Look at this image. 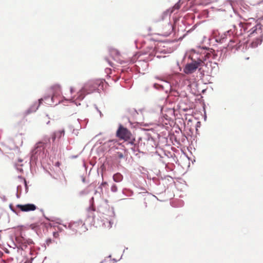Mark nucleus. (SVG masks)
<instances>
[{"label":"nucleus","mask_w":263,"mask_h":263,"mask_svg":"<svg viewBox=\"0 0 263 263\" xmlns=\"http://www.w3.org/2000/svg\"><path fill=\"white\" fill-rule=\"evenodd\" d=\"M203 55H201L197 59H192V62L186 64L183 69V71L186 74L193 73L198 68L203 66Z\"/></svg>","instance_id":"39448f33"},{"label":"nucleus","mask_w":263,"mask_h":263,"mask_svg":"<svg viewBox=\"0 0 263 263\" xmlns=\"http://www.w3.org/2000/svg\"><path fill=\"white\" fill-rule=\"evenodd\" d=\"M28 250H29L30 255H31L32 256H34L33 257L34 258L36 256L37 253L32 249V248L31 246H30V247H29V248H28Z\"/></svg>","instance_id":"cd10ccee"},{"label":"nucleus","mask_w":263,"mask_h":263,"mask_svg":"<svg viewBox=\"0 0 263 263\" xmlns=\"http://www.w3.org/2000/svg\"><path fill=\"white\" fill-rule=\"evenodd\" d=\"M43 101V99L41 98L38 100V102H35L29 108H28L24 112V115L25 116H27L31 113L35 112Z\"/></svg>","instance_id":"4468645a"},{"label":"nucleus","mask_w":263,"mask_h":263,"mask_svg":"<svg viewBox=\"0 0 263 263\" xmlns=\"http://www.w3.org/2000/svg\"><path fill=\"white\" fill-rule=\"evenodd\" d=\"M220 53V55L222 54V52L221 51H219Z\"/></svg>","instance_id":"e2e57ef3"},{"label":"nucleus","mask_w":263,"mask_h":263,"mask_svg":"<svg viewBox=\"0 0 263 263\" xmlns=\"http://www.w3.org/2000/svg\"><path fill=\"white\" fill-rule=\"evenodd\" d=\"M190 0H187V1H190Z\"/></svg>","instance_id":"69168bd1"},{"label":"nucleus","mask_w":263,"mask_h":263,"mask_svg":"<svg viewBox=\"0 0 263 263\" xmlns=\"http://www.w3.org/2000/svg\"><path fill=\"white\" fill-rule=\"evenodd\" d=\"M174 8L176 9H179L180 8V5L179 4V3H178L177 4H175V5L174 6Z\"/></svg>","instance_id":"a19ab883"},{"label":"nucleus","mask_w":263,"mask_h":263,"mask_svg":"<svg viewBox=\"0 0 263 263\" xmlns=\"http://www.w3.org/2000/svg\"><path fill=\"white\" fill-rule=\"evenodd\" d=\"M49 144L40 142L36 144L34 148L31 152L30 162L36 163L38 160L42 161L47 156L48 153L46 149Z\"/></svg>","instance_id":"f03ea898"},{"label":"nucleus","mask_w":263,"mask_h":263,"mask_svg":"<svg viewBox=\"0 0 263 263\" xmlns=\"http://www.w3.org/2000/svg\"><path fill=\"white\" fill-rule=\"evenodd\" d=\"M16 240L18 243V246H17L18 250L21 249V250H25L28 248V246L30 247L31 245L33 244V241L31 239H25L22 237Z\"/></svg>","instance_id":"9d476101"},{"label":"nucleus","mask_w":263,"mask_h":263,"mask_svg":"<svg viewBox=\"0 0 263 263\" xmlns=\"http://www.w3.org/2000/svg\"><path fill=\"white\" fill-rule=\"evenodd\" d=\"M248 36L249 37L263 36V25L259 23L253 27L251 26L248 30Z\"/></svg>","instance_id":"0eeeda50"},{"label":"nucleus","mask_w":263,"mask_h":263,"mask_svg":"<svg viewBox=\"0 0 263 263\" xmlns=\"http://www.w3.org/2000/svg\"><path fill=\"white\" fill-rule=\"evenodd\" d=\"M65 135V130L64 129L59 130L53 132L51 136V139L53 142H54L55 140L60 139Z\"/></svg>","instance_id":"6ab92c4d"},{"label":"nucleus","mask_w":263,"mask_h":263,"mask_svg":"<svg viewBox=\"0 0 263 263\" xmlns=\"http://www.w3.org/2000/svg\"><path fill=\"white\" fill-rule=\"evenodd\" d=\"M122 193L127 197L132 196L133 195V192L131 190L126 188L123 189Z\"/></svg>","instance_id":"bb28decb"},{"label":"nucleus","mask_w":263,"mask_h":263,"mask_svg":"<svg viewBox=\"0 0 263 263\" xmlns=\"http://www.w3.org/2000/svg\"><path fill=\"white\" fill-rule=\"evenodd\" d=\"M22 190V186L21 185H17V192H19L20 191H21Z\"/></svg>","instance_id":"79ce46f5"},{"label":"nucleus","mask_w":263,"mask_h":263,"mask_svg":"<svg viewBox=\"0 0 263 263\" xmlns=\"http://www.w3.org/2000/svg\"><path fill=\"white\" fill-rule=\"evenodd\" d=\"M112 178L115 182H120L123 180V176L121 173H117L113 175Z\"/></svg>","instance_id":"393cba45"},{"label":"nucleus","mask_w":263,"mask_h":263,"mask_svg":"<svg viewBox=\"0 0 263 263\" xmlns=\"http://www.w3.org/2000/svg\"><path fill=\"white\" fill-rule=\"evenodd\" d=\"M220 60V57H219V58L218 59V61H219Z\"/></svg>","instance_id":"bf43d9fd"},{"label":"nucleus","mask_w":263,"mask_h":263,"mask_svg":"<svg viewBox=\"0 0 263 263\" xmlns=\"http://www.w3.org/2000/svg\"><path fill=\"white\" fill-rule=\"evenodd\" d=\"M116 155L117 157H118L119 159H122L124 157L123 154L119 152H117Z\"/></svg>","instance_id":"473e14b6"},{"label":"nucleus","mask_w":263,"mask_h":263,"mask_svg":"<svg viewBox=\"0 0 263 263\" xmlns=\"http://www.w3.org/2000/svg\"><path fill=\"white\" fill-rule=\"evenodd\" d=\"M34 257H31L30 260H26L24 263H32V260H33Z\"/></svg>","instance_id":"58836bf2"},{"label":"nucleus","mask_w":263,"mask_h":263,"mask_svg":"<svg viewBox=\"0 0 263 263\" xmlns=\"http://www.w3.org/2000/svg\"><path fill=\"white\" fill-rule=\"evenodd\" d=\"M215 51H210L205 55H203V66H204L208 68V73L212 74L216 73L219 69L218 63L216 62H212V60H216L218 57V52Z\"/></svg>","instance_id":"20e7f679"},{"label":"nucleus","mask_w":263,"mask_h":263,"mask_svg":"<svg viewBox=\"0 0 263 263\" xmlns=\"http://www.w3.org/2000/svg\"><path fill=\"white\" fill-rule=\"evenodd\" d=\"M108 52L109 55L116 61H118L119 60V57L120 55V53L119 50L117 49L112 48L109 47L108 48Z\"/></svg>","instance_id":"aec40b11"},{"label":"nucleus","mask_w":263,"mask_h":263,"mask_svg":"<svg viewBox=\"0 0 263 263\" xmlns=\"http://www.w3.org/2000/svg\"><path fill=\"white\" fill-rule=\"evenodd\" d=\"M174 29L173 25L170 23L168 22L165 27L163 28L164 35L165 36H168L171 34Z\"/></svg>","instance_id":"5701e85b"},{"label":"nucleus","mask_w":263,"mask_h":263,"mask_svg":"<svg viewBox=\"0 0 263 263\" xmlns=\"http://www.w3.org/2000/svg\"><path fill=\"white\" fill-rule=\"evenodd\" d=\"M236 2L239 7L240 17L245 20L249 19L253 12V8L248 5L243 0H236Z\"/></svg>","instance_id":"423d86ee"},{"label":"nucleus","mask_w":263,"mask_h":263,"mask_svg":"<svg viewBox=\"0 0 263 263\" xmlns=\"http://www.w3.org/2000/svg\"><path fill=\"white\" fill-rule=\"evenodd\" d=\"M130 135V133L128 130L126 128L120 125L117 131V137L123 139H125L129 138Z\"/></svg>","instance_id":"ddd939ff"},{"label":"nucleus","mask_w":263,"mask_h":263,"mask_svg":"<svg viewBox=\"0 0 263 263\" xmlns=\"http://www.w3.org/2000/svg\"><path fill=\"white\" fill-rule=\"evenodd\" d=\"M58 229L60 231H62V229L61 227H58Z\"/></svg>","instance_id":"09e8293b"},{"label":"nucleus","mask_w":263,"mask_h":263,"mask_svg":"<svg viewBox=\"0 0 263 263\" xmlns=\"http://www.w3.org/2000/svg\"><path fill=\"white\" fill-rule=\"evenodd\" d=\"M49 123H50V121H48L46 123V124H47V125H48V124H49Z\"/></svg>","instance_id":"5fc2aeb1"},{"label":"nucleus","mask_w":263,"mask_h":263,"mask_svg":"<svg viewBox=\"0 0 263 263\" xmlns=\"http://www.w3.org/2000/svg\"><path fill=\"white\" fill-rule=\"evenodd\" d=\"M251 27V24L249 23H239L238 24V26L237 27L238 29L241 30V32L242 33V35H244L245 34H247V35L248 36V30L249 29V28Z\"/></svg>","instance_id":"a211bd4d"},{"label":"nucleus","mask_w":263,"mask_h":263,"mask_svg":"<svg viewBox=\"0 0 263 263\" xmlns=\"http://www.w3.org/2000/svg\"><path fill=\"white\" fill-rule=\"evenodd\" d=\"M59 164H60V163H59V162H57V163H56L57 165H59Z\"/></svg>","instance_id":"6e6d98bb"},{"label":"nucleus","mask_w":263,"mask_h":263,"mask_svg":"<svg viewBox=\"0 0 263 263\" xmlns=\"http://www.w3.org/2000/svg\"><path fill=\"white\" fill-rule=\"evenodd\" d=\"M233 34V32L232 29H230L221 34L218 33V35H217L216 33L214 35V37L215 39V41L217 43H225L227 40L229 41V42L228 44V47L229 48L233 50L235 49V50H238L239 49V46H238V42L239 41L238 40L234 39L232 38V35Z\"/></svg>","instance_id":"7ed1b4c3"},{"label":"nucleus","mask_w":263,"mask_h":263,"mask_svg":"<svg viewBox=\"0 0 263 263\" xmlns=\"http://www.w3.org/2000/svg\"><path fill=\"white\" fill-rule=\"evenodd\" d=\"M53 240L51 238H48L46 241V243L44 244L45 249L46 248V246H49L50 244H51Z\"/></svg>","instance_id":"c756f323"},{"label":"nucleus","mask_w":263,"mask_h":263,"mask_svg":"<svg viewBox=\"0 0 263 263\" xmlns=\"http://www.w3.org/2000/svg\"><path fill=\"white\" fill-rule=\"evenodd\" d=\"M60 224H62V223H60ZM62 225L66 228L68 229V224H62Z\"/></svg>","instance_id":"49530a36"},{"label":"nucleus","mask_w":263,"mask_h":263,"mask_svg":"<svg viewBox=\"0 0 263 263\" xmlns=\"http://www.w3.org/2000/svg\"><path fill=\"white\" fill-rule=\"evenodd\" d=\"M122 62H123V61H120V62H119V63H120V64H122Z\"/></svg>","instance_id":"680f3d73"},{"label":"nucleus","mask_w":263,"mask_h":263,"mask_svg":"<svg viewBox=\"0 0 263 263\" xmlns=\"http://www.w3.org/2000/svg\"><path fill=\"white\" fill-rule=\"evenodd\" d=\"M135 66L136 67V70L139 73H144L148 67V64L147 61L144 60H139L136 62Z\"/></svg>","instance_id":"f8f14e48"},{"label":"nucleus","mask_w":263,"mask_h":263,"mask_svg":"<svg viewBox=\"0 0 263 263\" xmlns=\"http://www.w3.org/2000/svg\"><path fill=\"white\" fill-rule=\"evenodd\" d=\"M74 90L73 87H70V93L72 94L73 92H74Z\"/></svg>","instance_id":"de8ad7c7"},{"label":"nucleus","mask_w":263,"mask_h":263,"mask_svg":"<svg viewBox=\"0 0 263 263\" xmlns=\"http://www.w3.org/2000/svg\"><path fill=\"white\" fill-rule=\"evenodd\" d=\"M256 11L258 19L263 21V1L258 5Z\"/></svg>","instance_id":"412c9836"},{"label":"nucleus","mask_w":263,"mask_h":263,"mask_svg":"<svg viewBox=\"0 0 263 263\" xmlns=\"http://www.w3.org/2000/svg\"><path fill=\"white\" fill-rule=\"evenodd\" d=\"M113 260H114V261H115V262H117V260L116 259H113Z\"/></svg>","instance_id":"13d9d810"},{"label":"nucleus","mask_w":263,"mask_h":263,"mask_svg":"<svg viewBox=\"0 0 263 263\" xmlns=\"http://www.w3.org/2000/svg\"><path fill=\"white\" fill-rule=\"evenodd\" d=\"M234 31H235V34H233L232 35V38H233L234 39L238 40V41H240V40L238 39L237 37L239 36H241L242 33L241 32V30H240L239 29H238L236 26H234ZM234 32V31H233ZM238 46H239V49L240 48V46H241V44H240V41L238 42Z\"/></svg>","instance_id":"4be33fe9"},{"label":"nucleus","mask_w":263,"mask_h":263,"mask_svg":"<svg viewBox=\"0 0 263 263\" xmlns=\"http://www.w3.org/2000/svg\"><path fill=\"white\" fill-rule=\"evenodd\" d=\"M68 229L74 232H77V231L85 232L87 230L85 223L82 220L70 222L68 223Z\"/></svg>","instance_id":"6e6552de"},{"label":"nucleus","mask_w":263,"mask_h":263,"mask_svg":"<svg viewBox=\"0 0 263 263\" xmlns=\"http://www.w3.org/2000/svg\"><path fill=\"white\" fill-rule=\"evenodd\" d=\"M83 182L85 183V179L84 177H82V179Z\"/></svg>","instance_id":"8fccbe9b"},{"label":"nucleus","mask_w":263,"mask_h":263,"mask_svg":"<svg viewBox=\"0 0 263 263\" xmlns=\"http://www.w3.org/2000/svg\"><path fill=\"white\" fill-rule=\"evenodd\" d=\"M107 213L108 214L106 215L107 217H105L106 220L104 221L103 224L108 228H110L112 227V226L115 223L116 220L114 208H111V209H109Z\"/></svg>","instance_id":"1a4fd4ad"},{"label":"nucleus","mask_w":263,"mask_h":263,"mask_svg":"<svg viewBox=\"0 0 263 263\" xmlns=\"http://www.w3.org/2000/svg\"><path fill=\"white\" fill-rule=\"evenodd\" d=\"M172 12V11H171V12L170 13L169 11L167 10L166 11H165L164 13V15H168V14H170Z\"/></svg>","instance_id":"c03bdc74"},{"label":"nucleus","mask_w":263,"mask_h":263,"mask_svg":"<svg viewBox=\"0 0 263 263\" xmlns=\"http://www.w3.org/2000/svg\"><path fill=\"white\" fill-rule=\"evenodd\" d=\"M146 141L144 142V144H145L146 142V144L148 145V147H147L148 149L149 150L151 148H154L155 144V141L152 137H148L147 139H145Z\"/></svg>","instance_id":"b1692460"},{"label":"nucleus","mask_w":263,"mask_h":263,"mask_svg":"<svg viewBox=\"0 0 263 263\" xmlns=\"http://www.w3.org/2000/svg\"><path fill=\"white\" fill-rule=\"evenodd\" d=\"M22 161H23V160H22V159H18V162H22Z\"/></svg>","instance_id":"603ef678"},{"label":"nucleus","mask_w":263,"mask_h":263,"mask_svg":"<svg viewBox=\"0 0 263 263\" xmlns=\"http://www.w3.org/2000/svg\"><path fill=\"white\" fill-rule=\"evenodd\" d=\"M43 100L45 101V103L52 105L55 104L58 105L61 102V100L59 98V94L57 92L53 93V95L50 97L49 96H45Z\"/></svg>","instance_id":"9b49d317"},{"label":"nucleus","mask_w":263,"mask_h":263,"mask_svg":"<svg viewBox=\"0 0 263 263\" xmlns=\"http://www.w3.org/2000/svg\"><path fill=\"white\" fill-rule=\"evenodd\" d=\"M195 27H196V25H194V26L193 27V29H192V30H193V29H194L195 28Z\"/></svg>","instance_id":"864d4df0"},{"label":"nucleus","mask_w":263,"mask_h":263,"mask_svg":"<svg viewBox=\"0 0 263 263\" xmlns=\"http://www.w3.org/2000/svg\"><path fill=\"white\" fill-rule=\"evenodd\" d=\"M90 205L88 208V216L87 218L89 219V221L93 219V212L95 211L94 208V198L91 197L89 200Z\"/></svg>","instance_id":"dca6fc26"},{"label":"nucleus","mask_w":263,"mask_h":263,"mask_svg":"<svg viewBox=\"0 0 263 263\" xmlns=\"http://www.w3.org/2000/svg\"><path fill=\"white\" fill-rule=\"evenodd\" d=\"M153 87L155 89H158V90H160V89H163V86L162 85L158 84H157V83H154L153 84Z\"/></svg>","instance_id":"c85d7f7f"},{"label":"nucleus","mask_w":263,"mask_h":263,"mask_svg":"<svg viewBox=\"0 0 263 263\" xmlns=\"http://www.w3.org/2000/svg\"><path fill=\"white\" fill-rule=\"evenodd\" d=\"M22 166H23L22 164H21L20 166L18 165H16V169L20 172H23V168H22Z\"/></svg>","instance_id":"f704fd0d"},{"label":"nucleus","mask_w":263,"mask_h":263,"mask_svg":"<svg viewBox=\"0 0 263 263\" xmlns=\"http://www.w3.org/2000/svg\"><path fill=\"white\" fill-rule=\"evenodd\" d=\"M158 109L160 111V112H161L162 110V107L161 106H158Z\"/></svg>","instance_id":"a18cd8bd"},{"label":"nucleus","mask_w":263,"mask_h":263,"mask_svg":"<svg viewBox=\"0 0 263 263\" xmlns=\"http://www.w3.org/2000/svg\"><path fill=\"white\" fill-rule=\"evenodd\" d=\"M156 57H157V58H160V57H159V55H156Z\"/></svg>","instance_id":"052dcab7"},{"label":"nucleus","mask_w":263,"mask_h":263,"mask_svg":"<svg viewBox=\"0 0 263 263\" xmlns=\"http://www.w3.org/2000/svg\"><path fill=\"white\" fill-rule=\"evenodd\" d=\"M103 88V82L102 80H92L85 83L82 88L77 93L76 100L74 101L77 106L80 105L77 100H83L87 95L98 91Z\"/></svg>","instance_id":"f257e3e1"},{"label":"nucleus","mask_w":263,"mask_h":263,"mask_svg":"<svg viewBox=\"0 0 263 263\" xmlns=\"http://www.w3.org/2000/svg\"><path fill=\"white\" fill-rule=\"evenodd\" d=\"M18 178L23 179L24 185H25V191H26V193H27L28 192V186H27V181H26V179L23 178H22L21 176H18Z\"/></svg>","instance_id":"2f4dec72"},{"label":"nucleus","mask_w":263,"mask_h":263,"mask_svg":"<svg viewBox=\"0 0 263 263\" xmlns=\"http://www.w3.org/2000/svg\"><path fill=\"white\" fill-rule=\"evenodd\" d=\"M131 150L134 152H140V150L139 149L138 147H137L136 146H134V147H132L131 148Z\"/></svg>","instance_id":"72a5a7b5"},{"label":"nucleus","mask_w":263,"mask_h":263,"mask_svg":"<svg viewBox=\"0 0 263 263\" xmlns=\"http://www.w3.org/2000/svg\"><path fill=\"white\" fill-rule=\"evenodd\" d=\"M105 60L110 66H113L112 63L109 60V59L107 58H105Z\"/></svg>","instance_id":"4c0bfd02"},{"label":"nucleus","mask_w":263,"mask_h":263,"mask_svg":"<svg viewBox=\"0 0 263 263\" xmlns=\"http://www.w3.org/2000/svg\"><path fill=\"white\" fill-rule=\"evenodd\" d=\"M77 157H78V156H77V155H76V156H72L71 157V158H77Z\"/></svg>","instance_id":"3c124183"},{"label":"nucleus","mask_w":263,"mask_h":263,"mask_svg":"<svg viewBox=\"0 0 263 263\" xmlns=\"http://www.w3.org/2000/svg\"><path fill=\"white\" fill-rule=\"evenodd\" d=\"M104 261H101L100 263H103Z\"/></svg>","instance_id":"0e129e2a"},{"label":"nucleus","mask_w":263,"mask_h":263,"mask_svg":"<svg viewBox=\"0 0 263 263\" xmlns=\"http://www.w3.org/2000/svg\"><path fill=\"white\" fill-rule=\"evenodd\" d=\"M95 108L96 109V110H97V111L100 114V117H103V114L101 112V111L99 110V109L98 108V107L97 106V105H95Z\"/></svg>","instance_id":"e433bc0d"},{"label":"nucleus","mask_w":263,"mask_h":263,"mask_svg":"<svg viewBox=\"0 0 263 263\" xmlns=\"http://www.w3.org/2000/svg\"><path fill=\"white\" fill-rule=\"evenodd\" d=\"M107 184L106 182H103L101 183V185L99 187V189H100L102 190V186H105Z\"/></svg>","instance_id":"ea45409f"},{"label":"nucleus","mask_w":263,"mask_h":263,"mask_svg":"<svg viewBox=\"0 0 263 263\" xmlns=\"http://www.w3.org/2000/svg\"><path fill=\"white\" fill-rule=\"evenodd\" d=\"M251 40L249 46L253 48L257 47L260 45L262 42L263 36H259L257 37H250Z\"/></svg>","instance_id":"f3484780"},{"label":"nucleus","mask_w":263,"mask_h":263,"mask_svg":"<svg viewBox=\"0 0 263 263\" xmlns=\"http://www.w3.org/2000/svg\"><path fill=\"white\" fill-rule=\"evenodd\" d=\"M20 195H21V193H19V192H16V196L17 198H19L20 197Z\"/></svg>","instance_id":"37998d69"},{"label":"nucleus","mask_w":263,"mask_h":263,"mask_svg":"<svg viewBox=\"0 0 263 263\" xmlns=\"http://www.w3.org/2000/svg\"><path fill=\"white\" fill-rule=\"evenodd\" d=\"M9 208L10 210L14 213L17 214L16 211L14 209V208L13 207L12 204H10L9 205Z\"/></svg>","instance_id":"c9c22d12"},{"label":"nucleus","mask_w":263,"mask_h":263,"mask_svg":"<svg viewBox=\"0 0 263 263\" xmlns=\"http://www.w3.org/2000/svg\"><path fill=\"white\" fill-rule=\"evenodd\" d=\"M110 190L112 192H117L118 191V187L116 184H113L110 187Z\"/></svg>","instance_id":"7c9ffc66"},{"label":"nucleus","mask_w":263,"mask_h":263,"mask_svg":"<svg viewBox=\"0 0 263 263\" xmlns=\"http://www.w3.org/2000/svg\"><path fill=\"white\" fill-rule=\"evenodd\" d=\"M75 129H73V133L77 134L78 130L81 129L82 126L81 125L80 120L79 119H77V122L74 125Z\"/></svg>","instance_id":"a878e982"},{"label":"nucleus","mask_w":263,"mask_h":263,"mask_svg":"<svg viewBox=\"0 0 263 263\" xmlns=\"http://www.w3.org/2000/svg\"><path fill=\"white\" fill-rule=\"evenodd\" d=\"M16 206L22 212L33 211L36 208V205L32 203H28L26 204H18Z\"/></svg>","instance_id":"2eb2a0df"},{"label":"nucleus","mask_w":263,"mask_h":263,"mask_svg":"<svg viewBox=\"0 0 263 263\" xmlns=\"http://www.w3.org/2000/svg\"><path fill=\"white\" fill-rule=\"evenodd\" d=\"M159 183H160V182H159V181H158V182H157V183H156L157 185H159Z\"/></svg>","instance_id":"4d7b16f0"}]
</instances>
